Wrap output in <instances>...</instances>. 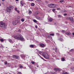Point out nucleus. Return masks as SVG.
Returning <instances> with one entry per match:
<instances>
[{
    "label": "nucleus",
    "instance_id": "21",
    "mask_svg": "<svg viewBox=\"0 0 74 74\" xmlns=\"http://www.w3.org/2000/svg\"><path fill=\"white\" fill-rule=\"evenodd\" d=\"M56 70L58 71H60V70L59 69H56Z\"/></svg>",
    "mask_w": 74,
    "mask_h": 74
},
{
    "label": "nucleus",
    "instance_id": "13",
    "mask_svg": "<svg viewBox=\"0 0 74 74\" xmlns=\"http://www.w3.org/2000/svg\"><path fill=\"white\" fill-rule=\"evenodd\" d=\"M44 58H45L46 59H48L49 58V56L47 54V55L45 56Z\"/></svg>",
    "mask_w": 74,
    "mask_h": 74
},
{
    "label": "nucleus",
    "instance_id": "29",
    "mask_svg": "<svg viewBox=\"0 0 74 74\" xmlns=\"http://www.w3.org/2000/svg\"><path fill=\"white\" fill-rule=\"evenodd\" d=\"M20 4H21V5H20L21 7H22V6H23V3H21Z\"/></svg>",
    "mask_w": 74,
    "mask_h": 74
},
{
    "label": "nucleus",
    "instance_id": "35",
    "mask_svg": "<svg viewBox=\"0 0 74 74\" xmlns=\"http://www.w3.org/2000/svg\"><path fill=\"white\" fill-rule=\"evenodd\" d=\"M74 51V49H72L71 50H70V52H73Z\"/></svg>",
    "mask_w": 74,
    "mask_h": 74
},
{
    "label": "nucleus",
    "instance_id": "47",
    "mask_svg": "<svg viewBox=\"0 0 74 74\" xmlns=\"http://www.w3.org/2000/svg\"><path fill=\"white\" fill-rule=\"evenodd\" d=\"M20 3L21 4V3H22V1H20Z\"/></svg>",
    "mask_w": 74,
    "mask_h": 74
},
{
    "label": "nucleus",
    "instance_id": "38",
    "mask_svg": "<svg viewBox=\"0 0 74 74\" xmlns=\"http://www.w3.org/2000/svg\"><path fill=\"white\" fill-rule=\"evenodd\" d=\"M62 74H67V72H66L65 73L63 72L62 73Z\"/></svg>",
    "mask_w": 74,
    "mask_h": 74
},
{
    "label": "nucleus",
    "instance_id": "55",
    "mask_svg": "<svg viewBox=\"0 0 74 74\" xmlns=\"http://www.w3.org/2000/svg\"><path fill=\"white\" fill-rule=\"evenodd\" d=\"M1 4H0V6H1Z\"/></svg>",
    "mask_w": 74,
    "mask_h": 74
},
{
    "label": "nucleus",
    "instance_id": "49",
    "mask_svg": "<svg viewBox=\"0 0 74 74\" xmlns=\"http://www.w3.org/2000/svg\"><path fill=\"white\" fill-rule=\"evenodd\" d=\"M62 32H64V30H62Z\"/></svg>",
    "mask_w": 74,
    "mask_h": 74
},
{
    "label": "nucleus",
    "instance_id": "40",
    "mask_svg": "<svg viewBox=\"0 0 74 74\" xmlns=\"http://www.w3.org/2000/svg\"><path fill=\"white\" fill-rule=\"evenodd\" d=\"M20 69H22V68H23V66H22L21 65L20 66Z\"/></svg>",
    "mask_w": 74,
    "mask_h": 74
},
{
    "label": "nucleus",
    "instance_id": "39",
    "mask_svg": "<svg viewBox=\"0 0 74 74\" xmlns=\"http://www.w3.org/2000/svg\"><path fill=\"white\" fill-rule=\"evenodd\" d=\"M55 10H56L55 9H53L52 10L53 11V12H54V11H55Z\"/></svg>",
    "mask_w": 74,
    "mask_h": 74
},
{
    "label": "nucleus",
    "instance_id": "11",
    "mask_svg": "<svg viewBox=\"0 0 74 74\" xmlns=\"http://www.w3.org/2000/svg\"><path fill=\"white\" fill-rule=\"evenodd\" d=\"M67 12V10H65V9L63 10H62L61 11V12L62 14L64 13V12Z\"/></svg>",
    "mask_w": 74,
    "mask_h": 74
},
{
    "label": "nucleus",
    "instance_id": "19",
    "mask_svg": "<svg viewBox=\"0 0 74 74\" xmlns=\"http://www.w3.org/2000/svg\"><path fill=\"white\" fill-rule=\"evenodd\" d=\"M34 3H32L31 4V5L32 7H34Z\"/></svg>",
    "mask_w": 74,
    "mask_h": 74
},
{
    "label": "nucleus",
    "instance_id": "9",
    "mask_svg": "<svg viewBox=\"0 0 74 74\" xmlns=\"http://www.w3.org/2000/svg\"><path fill=\"white\" fill-rule=\"evenodd\" d=\"M47 54L48 53L46 52H44L42 53V55L45 58L46 55H47Z\"/></svg>",
    "mask_w": 74,
    "mask_h": 74
},
{
    "label": "nucleus",
    "instance_id": "1",
    "mask_svg": "<svg viewBox=\"0 0 74 74\" xmlns=\"http://www.w3.org/2000/svg\"><path fill=\"white\" fill-rule=\"evenodd\" d=\"M12 37L16 40H21V41H23V40H24V38H23L21 34L18 33L15 34L12 36Z\"/></svg>",
    "mask_w": 74,
    "mask_h": 74
},
{
    "label": "nucleus",
    "instance_id": "41",
    "mask_svg": "<svg viewBox=\"0 0 74 74\" xmlns=\"http://www.w3.org/2000/svg\"><path fill=\"white\" fill-rule=\"evenodd\" d=\"M58 18H60L61 17V16L60 15H58Z\"/></svg>",
    "mask_w": 74,
    "mask_h": 74
},
{
    "label": "nucleus",
    "instance_id": "16",
    "mask_svg": "<svg viewBox=\"0 0 74 74\" xmlns=\"http://www.w3.org/2000/svg\"><path fill=\"white\" fill-rule=\"evenodd\" d=\"M29 47L30 48H34V45H29Z\"/></svg>",
    "mask_w": 74,
    "mask_h": 74
},
{
    "label": "nucleus",
    "instance_id": "30",
    "mask_svg": "<svg viewBox=\"0 0 74 74\" xmlns=\"http://www.w3.org/2000/svg\"><path fill=\"white\" fill-rule=\"evenodd\" d=\"M0 41H1V42H3L4 41V40H3V39H0Z\"/></svg>",
    "mask_w": 74,
    "mask_h": 74
},
{
    "label": "nucleus",
    "instance_id": "32",
    "mask_svg": "<svg viewBox=\"0 0 74 74\" xmlns=\"http://www.w3.org/2000/svg\"><path fill=\"white\" fill-rule=\"evenodd\" d=\"M17 74H22V73H21V72H17Z\"/></svg>",
    "mask_w": 74,
    "mask_h": 74
},
{
    "label": "nucleus",
    "instance_id": "48",
    "mask_svg": "<svg viewBox=\"0 0 74 74\" xmlns=\"http://www.w3.org/2000/svg\"><path fill=\"white\" fill-rule=\"evenodd\" d=\"M72 34H73V36H74V32Z\"/></svg>",
    "mask_w": 74,
    "mask_h": 74
},
{
    "label": "nucleus",
    "instance_id": "14",
    "mask_svg": "<svg viewBox=\"0 0 74 74\" xmlns=\"http://www.w3.org/2000/svg\"><path fill=\"white\" fill-rule=\"evenodd\" d=\"M58 40H59V41H63L64 40L62 38H58Z\"/></svg>",
    "mask_w": 74,
    "mask_h": 74
},
{
    "label": "nucleus",
    "instance_id": "54",
    "mask_svg": "<svg viewBox=\"0 0 74 74\" xmlns=\"http://www.w3.org/2000/svg\"><path fill=\"white\" fill-rule=\"evenodd\" d=\"M73 61H74V59H73Z\"/></svg>",
    "mask_w": 74,
    "mask_h": 74
},
{
    "label": "nucleus",
    "instance_id": "50",
    "mask_svg": "<svg viewBox=\"0 0 74 74\" xmlns=\"http://www.w3.org/2000/svg\"><path fill=\"white\" fill-rule=\"evenodd\" d=\"M16 1H18V0H16Z\"/></svg>",
    "mask_w": 74,
    "mask_h": 74
},
{
    "label": "nucleus",
    "instance_id": "23",
    "mask_svg": "<svg viewBox=\"0 0 74 74\" xmlns=\"http://www.w3.org/2000/svg\"><path fill=\"white\" fill-rule=\"evenodd\" d=\"M18 23V24H19V25H20L21 24V21H17V24Z\"/></svg>",
    "mask_w": 74,
    "mask_h": 74
},
{
    "label": "nucleus",
    "instance_id": "27",
    "mask_svg": "<svg viewBox=\"0 0 74 74\" xmlns=\"http://www.w3.org/2000/svg\"><path fill=\"white\" fill-rule=\"evenodd\" d=\"M28 12L29 14H32V12L31 10H29L28 11Z\"/></svg>",
    "mask_w": 74,
    "mask_h": 74
},
{
    "label": "nucleus",
    "instance_id": "53",
    "mask_svg": "<svg viewBox=\"0 0 74 74\" xmlns=\"http://www.w3.org/2000/svg\"><path fill=\"white\" fill-rule=\"evenodd\" d=\"M61 37H62V35H60V36Z\"/></svg>",
    "mask_w": 74,
    "mask_h": 74
},
{
    "label": "nucleus",
    "instance_id": "43",
    "mask_svg": "<svg viewBox=\"0 0 74 74\" xmlns=\"http://www.w3.org/2000/svg\"><path fill=\"white\" fill-rule=\"evenodd\" d=\"M5 64H7V62H5Z\"/></svg>",
    "mask_w": 74,
    "mask_h": 74
},
{
    "label": "nucleus",
    "instance_id": "18",
    "mask_svg": "<svg viewBox=\"0 0 74 74\" xmlns=\"http://www.w3.org/2000/svg\"><path fill=\"white\" fill-rule=\"evenodd\" d=\"M65 33L66 35H70L71 34L70 32H66Z\"/></svg>",
    "mask_w": 74,
    "mask_h": 74
},
{
    "label": "nucleus",
    "instance_id": "24",
    "mask_svg": "<svg viewBox=\"0 0 74 74\" xmlns=\"http://www.w3.org/2000/svg\"><path fill=\"white\" fill-rule=\"evenodd\" d=\"M49 34L50 36H53L55 34Z\"/></svg>",
    "mask_w": 74,
    "mask_h": 74
},
{
    "label": "nucleus",
    "instance_id": "37",
    "mask_svg": "<svg viewBox=\"0 0 74 74\" xmlns=\"http://www.w3.org/2000/svg\"><path fill=\"white\" fill-rule=\"evenodd\" d=\"M51 74H56V72H53V73H52V72H51Z\"/></svg>",
    "mask_w": 74,
    "mask_h": 74
},
{
    "label": "nucleus",
    "instance_id": "57",
    "mask_svg": "<svg viewBox=\"0 0 74 74\" xmlns=\"http://www.w3.org/2000/svg\"><path fill=\"white\" fill-rule=\"evenodd\" d=\"M33 0H31V1H33Z\"/></svg>",
    "mask_w": 74,
    "mask_h": 74
},
{
    "label": "nucleus",
    "instance_id": "2",
    "mask_svg": "<svg viewBox=\"0 0 74 74\" xmlns=\"http://www.w3.org/2000/svg\"><path fill=\"white\" fill-rule=\"evenodd\" d=\"M11 8H14V6L10 5L9 7H7L6 9V11L9 13L10 12H11Z\"/></svg>",
    "mask_w": 74,
    "mask_h": 74
},
{
    "label": "nucleus",
    "instance_id": "6",
    "mask_svg": "<svg viewBox=\"0 0 74 74\" xmlns=\"http://www.w3.org/2000/svg\"><path fill=\"white\" fill-rule=\"evenodd\" d=\"M13 58L14 59H18L19 58V56H18L14 55L13 56Z\"/></svg>",
    "mask_w": 74,
    "mask_h": 74
},
{
    "label": "nucleus",
    "instance_id": "34",
    "mask_svg": "<svg viewBox=\"0 0 74 74\" xmlns=\"http://www.w3.org/2000/svg\"><path fill=\"white\" fill-rule=\"evenodd\" d=\"M31 63L32 64H34V62L33 61H32L31 62Z\"/></svg>",
    "mask_w": 74,
    "mask_h": 74
},
{
    "label": "nucleus",
    "instance_id": "59",
    "mask_svg": "<svg viewBox=\"0 0 74 74\" xmlns=\"http://www.w3.org/2000/svg\"><path fill=\"white\" fill-rule=\"evenodd\" d=\"M71 7V6H69V7Z\"/></svg>",
    "mask_w": 74,
    "mask_h": 74
},
{
    "label": "nucleus",
    "instance_id": "60",
    "mask_svg": "<svg viewBox=\"0 0 74 74\" xmlns=\"http://www.w3.org/2000/svg\"><path fill=\"white\" fill-rule=\"evenodd\" d=\"M16 45H17V44H16Z\"/></svg>",
    "mask_w": 74,
    "mask_h": 74
},
{
    "label": "nucleus",
    "instance_id": "58",
    "mask_svg": "<svg viewBox=\"0 0 74 74\" xmlns=\"http://www.w3.org/2000/svg\"><path fill=\"white\" fill-rule=\"evenodd\" d=\"M37 15H38V13H37Z\"/></svg>",
    "mask_w": 74,
    "mask_h": 74
},
{
    "label": "nucleus",
    "instance_id": "25",
    "mask_svg": "<svg viewBox=\"0 0 74 74\" xmlns=\"http://www.w3.org/2000/svg\"><path fill=\"white\" fill-rule=\"evenodd\" d=\"M55 51L56 52H58V49L57 48H55Z\"/></svg>",
    "mask_w": 74,
    "mask_h": 74
},
{
    "label": "nucleus",
    "instance_id": "28",
    "mask_svg": "<svg viewBox=\"0 0 74 74\" xmlns=\"http://www.w3.org/2000/svg\"><path fill=\"white\" fill-rule=\"evenodd\" d=\"M62 61H64V58H62Z\"/></svg>",
    "mask_w": 74,
    "mask_h": 74
},
{
    "label": "nucleus",
    "instance_id": "33",
    "mask_svg": "<svg viewBox=\"0 0 74 74\" xmlns=\"http://www.w3.org/2000/svg\"><path fill=\"white\" fill-rule=\"evenodd\" d=\"M9 41L10 42H12V39H9Z\"/></svg>",
    "mask_w": 74,
    "mask_h": 74
},
{
    "label": "nucleus",
    "instance_id": "15",
    "mask_svg": "<svg viewBox=\"0 0 74 74\" xmlns=\"http://www.w3.org/2000/svg\"><path fill=\"white\" fill-rule=\"evenodd\" d=\"M14 10L17 12H18V13H19V10H17V8H15Z\"/></svg>",
    "mask_w": 74,
    "mask_h": 74
},
{
    "label": "nucleus",
    "instance_id": "31",
    "mask_svg": "<svg viewBox=\"0 0 74 74\" xmlns=\"http://www.w3.org/2000/svg\"><path fill=\"white\" fill-rule=\"evenodd\" d=\"M64 1L63 0H61L60 1H59V2H60V3H63Z\"/></svg>",
    "mask_w": 74,
    "mask_h": 74
},
{
    "label": "nucleus",
    "instance_id": "8",
    "mask_svg": "<svg viewBox=\"0 0 74 74\" xmlns=\"http://www.w3.org/2000/svg\"><path fill=\"white\" fill-rule=\"evenodd\" d=\"M40 46L41 48H44L45 47V45L43 43L40 44Z\"/></svg>",
    "mask_w": 74,
    "mask_h": 74
},
{
    "label": "nucleus",
    "instance_id": "12",
    "mask_svg": "<svg viewBox=\"0 0 74 74\" xmlns=\"http://www.w3.org/2000/svg\"><path fill=\"white\" fill-rule=\"evenodd\" d=\"M21 57L22 58H25L26 57V55L24 54H22L21 55Z\"/></svg>",
    "mask_w": 74,
    "mask_h": 74
},
{
    "label": "nucleus",
    "instance_id": "45",
    "mask_svg": "<svg viewBox=\"0 0 74 74\" xmlns=\"http://www.w3.org/2000/svg\"><path fill=\"white\" fill-rule=\"evenodd\" d=\"M57 10H60V8H57Z\"/></svg>",
    "mask_w": 74,
    "mask_h": 74
},
{
    "label": "nucleus",
    "instance_id": "5",
    "mask_svg": "<svg viewBox=\"0 0 74 74\" xmlns=\"http://www.w3.org/2000/svg\"><path fill=\"white\" fill-rule=\"evenodd\" d=\"M66 19H69L70 21L72 23L74 22V20L73 19V18L72 17H66Z\"/></svg>",
    "mask_w": 74,
    "mask_h": 74
},
{
    "label": "nucleus",
    "instance_id": "3",
    "mask_svg": "<svg viewBox=\"0 0 74 74\" xmlns=\"http://www.w3.org/2000/svg\"><path fill=\"white\" fill-rule=\"evenodd\" d=\"M7 27V25H5V23L2 21H0V27H4L5 28Z\"/></svg>",
    "mask_w": 74,
    "mask_h": 74
},
{
    "label": "nucleus",
    "instance_id": "22",
    "mask_svg": "<svg viewBox=\"0 0 74 74\" xmlns=\"http://www.w3.org/2000/svg\"><path fill=\"white\" fill-rule=\"evenodd\" d=\"M33 21L35 23H37V20H36L35 19H33Z\"/></svg>",
    "mask_w": 74,
    "mask_h": 74
},
{
    "label": "nucleus",
    "instance_id": "56",
    "mask_svg": "<svg viewBox=\"0 0 74 74\" xmlns=\"http://www.w3.org/2000/svg\"><path fill=\"white\" fill-rule=\"evenodd\" d=\"M2 1H4V0H2Z\"/></svg>",
    "mask_w": 74,
    "mask_h": 74
},
{
    "label": "nucleus",
    "instance_id": "7",
    "mask_svg": "<svg viewBox=\"0 0 74 74\" xmlns=\"http://www.w3.org/2000/svg\"><path fill=\"white\" fill-rule=\"evenodd\" d=\"M36 18L37 19H38V20H40L41 21V18L40 17V16H36Z\"/></svg>",
    "mask_w": 74,
    "mask_h": 74
},
{
    "label": "nucleus",
    "instance_id": "42",
    "mask_svg": "<svg viewBox=\"0 0 74 74\" xmlns=\"http://www.w3.org/2000/svg\"><path fill=\"white\" fill-rule=\"evenodd\" d=\"M35 28H37L38 27L37 25H35Z\"/></svg>",
    "mask_w": 74,
    "mask_h": 74
},
{
    "label": "nucleus",
    "instance_id": "20",
    "mask_svg": "<svg viewBox=\"0 0 74 74\" xmlns=\"http://www.w3.org/2000/svg\"><path fill=\"white\" fill-rule=\"evenodd\" d=\"M38 55L39 56H40V58H41V59H43V60H45V61H47V60H44V58H42V57H41V56H40V55H39V54H38Z\"/></svg>",
    "mask_w": 74,
    "mask_h": 74
},
{
    "label": "nucleus",
    "instance_id": "26",
    "mask_svg": "<svg viewBox=\"0 0 74 74\" xmlns=\"http://www.w3.org/2000/svg\"><path fill=\"white\" fill-rule=\"evenodd\" d=\"M21 22H23L24 21H25V19L22 18L21 19Z\"/></svg>",
    "mask_w": 74,
    "mask_h": 74
},
{
    "label": "nucleus",
    "instance_id": "46",
    "mask_svg": "<svg viewBox=\"0 0 74 74\" xmlns=\"http://www.w3.org/2000/svg\"><path fill=\"white\" fill-rule=\"evenodd\" d=\"M71 69L72 70H74V67L72 68Z\"/></svg>",
    "mask_w": 74,
    "mask_h": 74
},
{
    "label": "nucleus",
    "instance_id": "51",
    "mask_svg": "<svg viewBox=\"0 0 74 74\" xmlns=\"http://www.w3.org/2000/svg\"><path fill=\"white\" fill-rule=\"evenodd\" d=\"M37 67H38V65H37Z\"/></svg>",
    "mask_w": 74,
    "mask_h": 74
},
{
    "label": "nucleus",
    "instance_id": "36",
    "mask_svg": "<svg viewBox=\"0 0 74 74\" xmlns=\"http://www.w3.org/2000/svg\"><path fill=\"white\" fill-rule=\"evenodd\" d=\"M67 15V13H65L63 14V15H64V16H66V15Z\"/></svg>",
    "mask_w": 74,
    "mask_h": 74
},
{
    "label": "nucleus",
    "instance_id": "10",
    "mask_svg": "<svg viewBox=\"0 0 74 74\" xmlns=\"http://www.w3.org/2000/svg\"><path fill=\"white\" fill-rule=\"evenodd\" d=\"M12 23L13 25H16L17 24V21H14L12 22Z\"/></svg>",
    "mask_w": 74,
    "mask_h": 74
},
{
    "label": "nucleus",
    "instance_id": "17",
    "mask_svg": "<svg viewBox=\"0 0 74 74\" xmlns=\"http://www.w3.org/2000/svg\"><path fill=\"white\" fill-rule=\"evenodd\" d=\"M52 20H53L52 18H49V22H52Z\"/></svg>",
    "mask_w": 74,
    "mask_h": 74
},
{
    "label": "nucleus",
    "instance_id": "52",
    "mask_svg": "<svg viewBox=\"0 0 74 74\" xmlns=\"http://www.w3.org/2000/svg\"><path fill=\"white\" fill-rule=\"evenodd\" d=\"M23 4H25V3H23Z\"/></svg>",
    "mask_w": 74,
    "mask_h": 74
},
{
    "label": "nucleus",
    "instance_id": "4",
    "mask_svg": "<svg viewBox=\"0 0 74 74\" xmlns=\"http://www.w3.org/2000/svg\"><path fill=\"white\" fill-rule=\"evenodd\" d=\"M48 6L50 8H54L56 7V4L53 3H51L50 4H49L48 5Z\"/></svg>",
    "mask_w": 74,
    "mask_h": 74
},
{
    "label": "nucleus",
    "instance_id": "44",
    "mask_svg": "<svg viewBox=\"0 0 74 74\" xmlns=\"http://www.w3.org/2000/svg\"><path fill=\"white\" fill-rule=\"evenodd\" d=\"M37 1H41V0H36Z\"/></svg>",
    "mask_w": 74,
    "mask_h": 74
}]
</instances>
